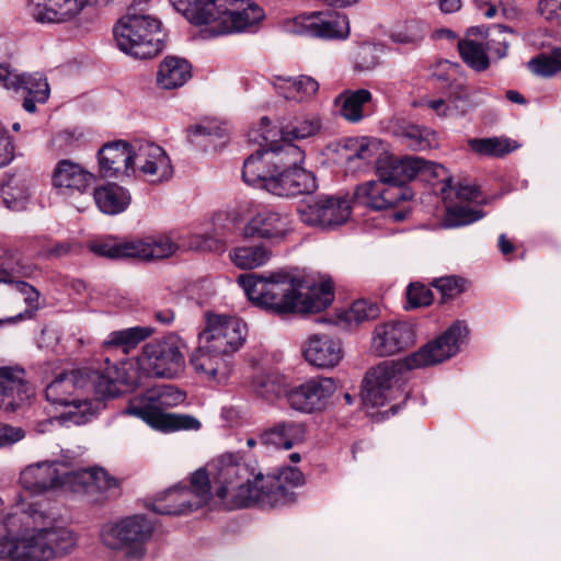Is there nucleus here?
<instances>
[{"mask_svg": "<svg viewBox=\"0 0 561 561\" xmlns=\"http://www.w3.org/2000/svg\"><path fill=\"white\" fill-rule=\"evenodd\" d=\"M528 67L531 72L542 77H550L561 71V48L553 49L550 55L533 58Z\"/></svg>", "mask_w": 561, "mask_h": 561, "instance_id": "obj_53", "label": "nucleus"}, {"mask_svg": "<svg viewBox=\"0 0 561 561\" xmlns=\"http://www.w3.org/2000/svg\"><path fill=\"white\" fill-rule=\"evenodd\" d=\"M191 141L195 144H201L199 138L208 139V142L216 146L217 139H222L226 136V131L222 127L207 123V124H198L192 126L190 128Z\"/></svg>", "mask_w": 561, "mask_h": 561, "instance_id": "obj_59", "label": "nucleus"}, {"mask_svg": "<svg viewBox=\"0 0 561 561\" xmlns=\"http://www.w3.org/2000/svg\"><path fill=\"white\" fill-rule=\"evenodd\" d=\"M290 231V222L287 215L264 210L256 214L244 226L243 236L245 238H261L283 240Z\"/></svg>", "mask_w": 561, "mask_h": 561, "instance_id": "obj_32", "label": "nucleus"}, {"mask_svg": "<svg viewBox=\"0 0 561 561\" xmlns=\"http://www.w3.org/2000/svg\"><path fill=\"white\" fill-rule=\"evenodd\" d=\"M211 499L209 474L198 469L190 488L173 486L157 495L148 507L161 515H179L207 504Z\"/></svg>", "mask_w": 561, "mask_h": 561, "instance_id": "obj_10", "label": "nucleus"}, {"mask_svg": "<svg viewBox=\"0 0 561 561\" xmlns=\"http://www.w3.org/2000/svg\"><path fill=\"white\" fill-rule=\"evenodd\" d=\"M264 18L262 8L245 0H225L214 8V21L205 30L209 36L244 31Z\"/></svg>", "mask_w": 561, "mask_h": 561, "instance_id": "obj_13", "label": "nucleus"}, {"mask_svg": "<svg viewBox=\"0 0 561 561\" xmlns=\"http://www.w3.org/2000/svg\"><path fill=\"white\" fill-rule=\"evenodd\" d=\"M254 392L266 400H273L287 391L282 377L277 374L261 373L252 381Z\"/></svg>", "mask_w": 561, "mask_h": 561, "instance_id": "obj_49", "label": "nucleus"}, {"mask_svg": "<svg viewBox=\"0 0 561 561\" xmlns=\"http://www.w3.org/2000/svg\"><path fill=\"white\" fill-rule=\"evenodd\" d=\"M68 483L69 490L87 494L95 502L107 497L108 492L116 495L118 488L117 480L103 468L98 467L70 471Z\"/></svg>", "mask_w": 561, "mask_h": 561, "instance_id": "obj_23", "label": "nucleus"}, {"mask_svg": "<svg viewBox=\"0 0 561 561\" xmlns=\"http://www.w3.org/2000/svg\"><path fill=\"white\" fill-rule=\"evenodd\" d=\"M35 267L24 264L20 260L12 261L9 268H0V283L11 285L22 297L26 305L24 313L31 318L39 309V291L31 284L22 280L33 275Z\"/></svg>", "mask_w": 561, "mask_h": 561, "instance_id": "obj_27", "label": "nucleus"}, {"mask_svg": "<svg viewBox=\"0 0 561 561\" xmlns=\"http://www.w3.org/2000/svg\"><path fill=\"white\" fill-rule=\"evenodd\" d=\"M34 396L32 385L20 367H0V409L14 412L30 403Z\"/></svg>", "mask_w": 561, "mask_h": 561, "instance_id": "obj_22", "label": "nucleus"}, {"mask_svg": "<svg viewBox=\"0 0 561 561\" xmlns=\"http://www.w3.org/2000/svg\"><path fill=\"white\" fill-rule=\"evenodd\" d=\"M89 249L104 257L108 259H133V241L116 242L112 239H102L89 244Z\"/></svg>", "mask_w": 561, "mask_h": 561, "instance_id": "obj_50", "label": "nucleus"}, {"mask_svg": "<svg viewBox=\"0 0 561 561\" xmlns=\"http://www.w3.org/2000/svg\"><path fill=\"white\" fill-rule=\"evenodd\" d=\"M306 360L318 368H333L343 357L341 342L328 334L310 335L302 347Z\"/></svg>", "mask_w": 561, "mask_h": 561, "instance_id": "obj_28", "label": "nucleus"}, {"mask_svg": "<svg viewBox=\"0 0 561 561\" xmlns=\"http://www.w3.org/2000/svg\"><path fill=\"white\" fill-rule=\"evenodd\" d=\"M458 49L462 60L476 71H483L489 67L490 59L481 43L470 39L459 41Z\"/></svg>", "mask_w": 561, "mask_h": 561, "instance_id": "obj_48", "label": "nucleus"}, {"mask_svg": "<svg viewBox=\"0 0 561 561\" xmlns=\"http://www.w3.org/2000/svg\"><path fill=\"white\" fill-rule=\"evenodd\" d=\"M305 427L294 421H284L259 435L261 444L275 448L290 449L304 439Z\"/></svg>", "mask_w": 561, "mask_h": 561, "instance_id": "obj_34", "label": "nucleus"}, {"mask_svg": "<svg viewBox=\"0 0 561 561\" xmlns=\"http://www.w3.org/2000/svg\"><path fill=\"white\" fill-rule=\"evenodd\" d=\"M276 156L266 148L259 149L248 157L242 168V179L250 186L270 191V182L274 181L277 171L274 164Z\"/></svg>", "mask_w": 561, "mask_h": 561, "instance_id": "obj_33", "label": "nucleus"}, {"mask_svg": "<svg viewBox=\"0 0 561 561\" xmlns=\"http://www.w3.org/2000/svg\"><path fill=\"white\" fill-rule=\"evenodd\" d=\"M2 194L7 208L14 211L22 210L30 197V182L25 179L12 178L4 186Z\"/></svg>", "mask_w": 561, "mask_h": 561, "instance_id": "obj_47", "label": "nucleus"}, {"mask_svg": "<svg viewBox=\"0 0 561 561\" xmlns=\"http://www.w3.org/2000/svg\"><path fill=\"white\" fill-rule=\"evenodd\" d=\"M90 0H31L30 11L41 23H64L75 18Z\"/></svg>", "mask_w": 561, "mask_h": 561, "instance_id": "obj_31", "label": "nucleus"}, {"mask_svg": "<svg viewBox=\"0 0 561 561\" xmlns=\"http://www.w3.org/2000/svg\"><path fill=\"white\" fill-rule=\"evenodd\" d=\"M448 178L450 179V184L448 185V182L443 180L442 178H436L439 182L443 183L442 187V194L443 198L447 201L450 197L451 192H455L456 197L460 201L471 202L476 201L480 196L479 187L476 185L470 184H462L459 183L456 187L453 186V181L450 175L448 174Z\"/></svg>", "mask_w": 561, "mask_h": 561, "instance_id": "obj_56", "label": "nucleus"}, {"mask_svg": "<svg viewBox=\"0 0 561 561\" xmlns=\"http://www.w3.org/2000/svg\"><path fill=\"white\" fill-rule=\"evenodd\" d=\"M226 234L215 231V234L194 236L190 247L199 251L219 252L225 249Z\"/></svg>", "mask_w": 561, "mask_h": 561, "instance_id": "obj_57", "label": "nucleus"}, {"mask_svg": "<svg viewBox=\"0 0 561 561\" xmlns=\"http://www.w3.org/2000/svg\"><path fill=\"white\" fill-rule=\"evenodd\" d=\"M76 545L66 528H31L15 515L9 516L0 529V559L11 561H49L50 557L69 552Z\"/></svg>", "mask_w": 561, "mask_h": 561, "instance_id": "obj_4", "label": "nucleus"}, {"mask_svg": "<svg viewBox=\"0 0 561 561\" xmlns=\"http://www.w3.org/2000/svg\"><path fill=\"white\" fill-rule=\"evenodd\" d=\"M304 483V476L298 468H283L277 477L264 476L261 483L262 493L266 501H260L261 506H277L289 501L288 486H299Z\"/></svg>", "mask_w": 561, "mask_h": 561, "instance_id": "obj_29", "label": "nucleus"}, {"mask_svg": "<svg viewBox=\"0 0 561 561\" xmlns=\"http://www.w3.org/2000/svg\"><path fill=\"white\" fill-rule=\"evenodd\" d=\"M152 533V523L144 516L135 515L104 525L101 540L106 548L124 552L127 559L139 560L146 552L145 543Z\"/></svg>", "mask_w": 561, "mask_h": 561, "instance_id": "obj_9", "label": "nucleus"}, {"mask_svg": "<svg viewBox=\"0 0 561 561\" xmlns=\"http://www.w3.org/2000/svg\"><path fill=\"white\" fill-rule=\"evenodd\" d=\"M354 197L357 204L381 210L397 206L412 197L405 185L385 181H369L356 187Z\"/></svg>", "mask_w": 561, "mask_h": 561, "instance_id": "obj_19", "label": "nucleus"}, {"mask_svg": "<svg viewBox=\"0 0 561 561\" xmlns=\"http://www.w3.org/2000/svg\"><path fill=\"white\" fill-rule=\"evenodd\" d=\"M113 35L119 50L139 59L154 57L164 46L161 21L154 15L137 11L135 5L115 23Z\"/></svg>", "mask_w": 561, "mask_h": 561, "instance_id": "obj_7", "label": "nucleus"}, {"mask_svg": "<svg viewBox=\"0 0 561 561\" xmlns=\"http://www.w3.org/2000/svg\"><path fill=\"white\" fill-rule=\"evenodd\" d=\"M208 468L217 485L216 495L227 510L260 505V501H266L261 489L263 473L256 463H248L233 454H224L215 458Z\"/></svg>", "mask_w": 561, "mask_h": 561, "instance_id": "obj_5", "label": "nucleus"}, {"mask_svg": "<svg viewBox=\"0 0 561 561\" xmlns=\"http://www.w3.org/2000/svg\"><path fill=\"white\" fill-rule=\"evenodd\" d=\"M13 159V146L5 127L0 123V168L9 164Z\"/></svg>", "mask_w": 561, "mask_h": 561, "instance_id": "obj_61", "label": "nucleus"}, {"mask_svg": "<svg viewBox=\"0 0 561 561\" xmlns=\"http://www.w3.org/2000/svg\"><path fill=\"white\" fill-rule=\"evenodd\" d=\"M266 150L276 156L273 160L277 170L301 169L299 165L305 159L304 152L289 139L282 137L279 144L277 142Z\"/></svg>", "mask_w": 561, "mask_h": 561, "instance_id": "obj_43", "label": "nucleus"}, {"mask_svg": "<svg viewBox=\"0 0 561 561\" xmlns=\"http://www.w3.org/2000/svg\"><path fill=\"white\" fill-rule=\"evenodd\" d=\"M190 363L203 379L217 385L226 383L232 371L231 356L218 350L208 348L206 343H199L197 350L191 355Z\"/></svg>", "mask_w": 561, "mask_h": 561, "instance_id": "obj_25", "label": "nucleus"}, {"mask_svg": "<svg viewBox=\"0 0 561 561\" xmlns=\"http://www.w3.org/2000/svg\"><path fill=\"white\" fill-rule=\"evenodd\" d=\"M407 297L410 308L426 307L430 306L433 300L431 289L420 283H412L409 285Z\"/></svg>", "mask_w": 561, "mask_h": 561, "instance_id": "obj_60", "label": "nucleus"}, {"mask_svg": "<svg viewBox=\"0 0 561 561\" xmlns=\"http://www.w3.org/2000/svg\"><path fill=\"white\" fill-rule=\"evenodd\" d=\"M351 204L345 197L319 196L299 208L300 220L308 226L331 229L347 221Z\"/></svg>", "mask_w": 561, "mask_h": 561, "instance_id": "obj_15", "label": "nucleus"}, {"mask_svg": "<svg viewBox=\"0 0 561 561\" xmlns=\"http://www.w3.org/2000/svg\"><path fill=\"white\" fill-rule=\"evenodd\" d=\"M153 333V330L149 327H133L124 330L111 332L103 345L106 348L122 347L124 353H128L130 348H134L138 343L146 340Z\"/></svg>", "mask_w": 561, "mask_h": 561, "instance_id": "obj_44", "label": "nucleus"}, {"mask_svg": "<svg viewBox=\"0 0 561 561\" xmlns=\"http://www.w3.org/2000/svg\"><path fill=\"white\" fill-rule=\"evenodd\" d=\"M373 95L366 89L346 90L336 99L340 114L351 123H358L366 115V110L371 103Z\"/></svg>", "mask_w": 561, "mask_h": 561, "instance_id": "obj_37", "label": "nucleus"}, {"mask_svg": "<svg viewBox=\"0 0 561 561\" xmlns=\"http://www.w3.org/2000/svg\"><path fill=\"white\" fill-rule=\"evenodd\" d=\"M270 193L280 197L311 194L317 188L314 175L305 169L277 170L270 182Z\"/></svg>", "mask_w": 561, "mask_h": 561, "instance_id": "obj_30", "label": "nucleus"}, {"mask_svg": "<svg viewBox=\"0 0 561 561\" xmlns=\"http://www.w3.org/2000/svg\"><path fill=\"white\" fill-rule=\"evenodd\" d=\"M291 31L311 37L343 39L350 34V23L345 14L334 13L324 15L321 12H317L295 19Z\"/></svg>", "mask_w": 561, "mask_h": 561, "instance_id": "obj_20", "label": "nucleus"}, {"mask_svg": "<svg viewBox=\"0 0 561 561\" xmlns=\"http://www.w3.org/2000/svg\"><path fill=\"white\" fill-rule=\"evenodd\" d=\"M415 343V331L405 321H389L375 328L371 351L378 356H391Z\"/></svg>", "mask_w": 561, "mask_h": 561, "instance_id": "obj_18", "label": "nucleus"}, {"mask_svg": "<svg viewBox=\"0 0 561 561\" xmlns=\"http://www.w3.org/2000/svg\"><path fill=\"white\" fill-rule=\"evenodd\" d=\"M205 328L198 334L199 343L208 348L231 355L245 340V324L237 317L215 312H205Z\"/></svg>", "mask_w": 561, "mask_h": 561, "instance_id": "obj_12", "label": "nucleus"}, {"mask_svg": "<svg viewBox=\"0 0 561 561\" xmlns=\"http://www.w3.org/2000/svg\"><path fill=\"white\" fill-rule=\"evenodd\" d=\"M478 11L486 19H492L501 12L508 16L514 12L511 0H473Z\"/></svg>", "mask_w": 561, "mask_h": 561, "instance_id": "obj_58", "label": "nucleus"}, {"mask_svg": "<svg viewBox=\"0 0 561 561\" xmlns=\"http://www.w3.org/2000/svg\"><path fill=\"white\" fill-rule=\"evenodd\" d=\"M345 160L347 162L358 159L364 163L375 162L376 164L381 152H388L382 142L376 138L347 139L345 142Z\"/></svg>", "mask_w": 561, "mask_h": 561, "instance_id": "obj_40", "label": "nucleus"}, {"mask_svg": "<svg viewBox=\"0 0 561 561\" xmlns=\"http://www.w3.org/2000/svg\"><path fill=\"white\" fill-rule=\"evenodd\" d=\"M94 180V174L69 159L58 161L51 175L53 186L68 198L88 194Z\"/></svg>", "mask_w": 561, "mask_h": 561, "instance_id": "obj_24", "label": "nucleus"}, {"mask_svg": "<svg viewBox=\"0 0 561 561\" xmlns=\"http://www.w3.org/2000/svg\"><path fill=\"white\" fill-rule=\"evenodd\" d=\"M468 146L479 154L486 157H503L517 148L515 141L503 137L473 138L469 139Z\"/></svg>", "mask_w": 561, "mask_h": 561, "instance_id": "obj_45", "label": "nucleus"}, {"mask_svg": "<svg viewBox=\"0 0 561 561\" xmlns=\"http://www.w3.org/2000/svg\"><path fill=\"white\" fill-rule=\"evenodd\" d=\"M336 390L335 380L332 378H312L285 392L290 408L306 413L323 409L330 397Z\"/></svg>", "mask_w": 561, "mask_h": 561, "instance_id": "obj_16", "label": "nucleus"}, {"mask_svg": "<svg viewBox=\"0 0 561 561\" xmlns=\"http://www.w3.org/2000/svg\"><path fill=\"white\" fill-rule=\"evenodd\" d=\"M24 437V431L21 427L0 424V446L13 444Z\"/></svg>", "mask_w": 561, "mask_h": 561, "instance_id": "obj_64", "label": "nucleus"}, {"mask_svg": "<svg viewBox=\"0 0 561 561\" xmlns=\"http://www.w3.org/2000/svg\"><path fill=\"white\" fill-rule=\"evenodd\" d=\"M320 129L317 116L297 117L294 122L282 126V137L287 139H304L313 136Z\"/></svg>", "mask_w": 561, "mask_h": 561, "instance_id": "obj_51", "label": "nucleus"}, {"mask_svg": "<svg viewBox=\"0 0 561 561\" xmlns=\"http://www.w3.org/2000/svg\"><path fill=\"white\" fill-rule=\"evenodd\" d=\"M192 77V67L187 60L167 56L160 62L157 71V84L163 90L178 89Z\"/></svg>", "mask_w": 561, "mask_h": 561, "instance_id": "obj_35", "label": "nucleus"}, {"mask_svg": "<svg viewBox=\"0 0 561 561\" xmlns=\"http://www.w3.org/2000/svg\"><path fill=\"white\" fill-rule=\"evenodd\" d=\"M420 105L433 111L439 117H449L454 114L453 108L443 99H422Z\"/></svg>", "mask_w": 561, "mask_h": 561, "instance_id": "obj_63", "label": "nucleus"}, {"mask_svg": "<svg viewBox=\"0 0 561 561\" xmlns=\"http://www.w3.org/2000/svg\"><path fill=\"white\" fill-rule=\"evenodd\" d=\"M70 470L60 462L43 461L26 467L20 474V483L25 491L41 494L59 486L69 489Z\"/></svg>", "mask_w": 561, "mask_h": 561, "instance_id": "obj_17", "label": "nucleus"}, {"mask_svg": "<svg viewBox=\"0 0 561 561\" xmlns=\"http://www.w3.org/2000/svg\"><path fill=\"white\" fill-rule=\"evenodd\" d=\"M400 136L412 150H427L438 146L436 133L416 125L401 127Z\"/></svg>", "mask_w": 561, "mask_h": 561, "instance_id": "obj_46", "label": "nucleus"}, {"mask_svg": "<svg viewBox=\"0 0 561 561\" xmlns=\"http://www.w3.org/2000/svg\"><path fill=\"white\" fill-rule=\"evenodd\" d=\"M275 88L286 100L300 102L312 96L319 89L318 82L311 77L278 78Z\"/></svg>", "mask_w": 561, "mask_h": 561, "instance_id": "obj_39", "label": "nucleus"}, {"mask_svg": "<svg viewBox=\"0 0 561 561\" xmlns=\"http://www.w3.org/2000/svg\"><path fill=\"white\" fill-rule=\"evenodd\" d=\"M539 11L547 20L561 23V0H540Z\"/></svg>", "mask_w": 561, "mask_h": 561, "instance_id": "obj_62", "label": "nucleus"}, {"mask_svg": "<svg viewBox=\"0 0 561 561\" xmlns=\"http://www.w3.org/2000/svg\"><path fill=\"white\" fill-rule=\"evenodd\" d=\"M93 197L99 209L106 215L123 213L131 199L126 188L114 183L96 187Z\"/></svg>", "mask_w": 561, "mask_h": 561, "instance_id": "obj_36", "label": "nucleus"}, {"mask_svg": "<svg viewBox=\"0 0 561 561\" xmlns=\"http://www.w3.org/2000/svg\"><path fill=\"white\" fill-rule=\"evenodd\" d=\"M135 175L142 176L151 184L169 181L173 175L171 159L159 145L134 140L133 176Z\"/></svg>", "mask_w": 561, "mask_h": 561, "instance_id": "obj_14", "label": "nucleus"}, {"mask_svg": "<svg viewBox=\"0 0 561 561\" xmlns=\"http://www.w3.org/2000/svg\"><path fill=\"white\" fill-rule=\"evenodd\" d=\"M100 174L103 178L133 176L134 141L116 140L98 151Z\"/></svg>", "mask_w": 561, "mask_h": 561, "instance_id": "obj_26", "label": "nucleus"}, {"mask_svg": "<svg viewBox=\"0 0 561 561\" xmlns=\"http://www.w3.org/2000/svg\"><path fill=\"white\" fill-rule=\"evenodd\" d=\"M105 364L103 371L81 368L58 374L45 389L46 399L55 405L69 408L64 416L79 424L90 409L88 401L80 398L81 392L88 390L101 398H114L122 392L119 385L131 383L123 368L110 363L108 358Z\"/></svg>", "mask_w": 561, "mask_h": 561, "instance_id": "obj_3", "label": "nucleus"}, {"mask_svg": "<svg viewBox=\"0 0 561 561\" xmlns=\"http://www.w3.org/2000/svg\"><path fill=\"white\" fill-rule=\"evenodd\" d=\"M185 400V393L171 385L148 389L131 401L129 414L141 417L151 427L162 432L197 431L201 422L188 414L167 413L162 409L175 407Z\"/></svg>", "mask_w": 561, "mask_h": 561, "instance_id": "obj_6", "label": "nucleus"}, {"mask_svg": "<svg viewBox=\"0 0 561 561\" xmlns=\"http://www.w3.org/2000/svg\"><path fill=\"white\" fill-rule=\"evenodd\" d=\"M469 333L462 321L454 322L439 337L428 342L417 352L401 362H383L370 369L364 379L362 397L367 405L382 407L398 398H408L402 389L403 373L432 366L455 356Z\"/></svg>", "mask_w": 561, "mask_h": 561, "instance_id": "obj_1", "label": "nucleus"}, {"mask_svg": "<svg viewBox=\"0 0 561 561\" xmlns=\"http://www.w3.org/2000/svg\"><path fill=\"white\" fill-rule=\"evenodd\" d=\"M377 173L380 181L405 185L415 176L421 175L425 180L442 178L450 184L447 169L438 163L426 161L419 157H393L388 152H381L378 157Z\"/></svg>", "mask_w": 561, "mask_h": 561, "instance_id": "obj_11", "label": "nucleus"}, {"mask_svg": "<svg viewBox=\"0 0 561 561\" xmlns=\"http://www.w3.org/2000/svg\"><path fill=\"white\" fill-rule=\"evenodd\" d=\"M238 282L253 304L275 314L321 312L334 298L329 283L310 284L287 274H247Z\"/></svg>", "mask_w": 561, "mask_h": 561, "instance_id": "obj_2", "label": "nucleus"}, {"mask_svg": "<svg viewBox=\"0 0 561 561\" xmlns=\"http://www.w3.org/2000/svg\"><path fill=\"white\" fill-rule=\"evenodd\" d=\"M184 347L183 340L175 334L148 342L137 357L138 368L146 376L175 378L185 366Z\"/></svg>", "mask_w": 561, "mask_h": 561, "instance_id": "obj_8", "label": "nucleus"}, {"mask_svg": "<svg viewBox=\"0 0 561 561\" xmlns=\"http://www.w3.org/2000/svg\"><path fill=\"white\" fill-rule=\"evenodd\" d=\"M133 259L142 261L160 260L173 255L178 245L168 236L148 237L133 241Z\"/></svg>", "mask_w": 561, "mask_h": 561, "instance_id": "obj_38", "label": "nucleus"}, {"mask_svg": "<svg viewBox=\"0 0 561 561\" xmlns=\"http://www.w3.org/2000/svg\"><path fill=\"white\" fill-rule=\"evenodd\" d=\"M0 85L10 90H23L27 95L23 101V108L28 113L36 111L35 103H45L49 98V85L46 78L38 72L25 75L16 70L0 67Z\"/></svg>", "mask_w": 561, "mask_h": 561, "instance_id": "obj_21", "label": "nucleus"}, {"mask_svg": "<svg viewBox=\"0 0 561 561\" xmlns=\"http://www.w3.org/2000/svg\"><path fill=\"white\" fill-rule=\"evenodd\" d=\"M508 31L504 26H496L488 34V41L485 44V50L490 54H494L496 58H503L507 54L510 46Z\"/></svg>", "mask_w": 561, "mask_h": 561, "instance_id": "obj_55", "label": "nucleus"}, {"mask_svg": "<svg viewBox=\"0 0 561 561\" xmlns=\"http://www.w3.org/2000/svg\"><path fill=\"white\" fill-rule=\"evenodd\" d=\"M380 316L378 304L358 299L352 306L339 314L340 322H344L347 328H355L366 321H371Z\"/></svg>", "mask_w": 561, "mask_h": 561, "instance_id": "obj_42", "label": "nucleus"}, {"mask_svg": "<svg viewBox=\"0 0 561 561\" xmlns=\"http://www.w3.org/2000/svg\"><path fill=\"white\" fill-rule=\"evenodd\" d=\"M484 216L481 210L466 206H448L442 221L444 228H458L478 221Z\"/></svg>", "mask_w": 561, "mask_h": 561, "instance_id": "obj_52", "label": "nucleus"}, {"mask_svg": "<svg viewBox=\"0 0 561 561\" xmlns=\"http://www.w3.org/2000/svg\"><path fill=\"white\" fill-rule=\"evenodd\" d=\"M232 263L241 270H253L267 263L272 256L271 250L264 244L237 247L229 253Z\"/></svg>", "mask_w": 561, "mask_h": 561, "instance_id": "obj_41", "label": "nucleus"}, {"mask_svg": "<svg viewBox=\"0 0 561 561\" xmlns=\"http://www.w3.org/2000/svg\"><path fill=\"white\" fill-rule=\"evenodd\" d=\"M277 136L282 137V127H272L271 121L265 116L261 118L259 128L249 133L250 140L260 144L263 148L277 144Z\"/></svg>", "mask_w": 561, "mask_h": 561, "instance_id": "obj_54", "label": "nucleus"}]
</instances>
